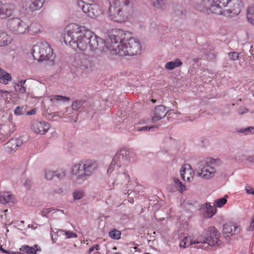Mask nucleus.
<instances>
[{"instance_id": "obj_1", "label": "nucleus", "mask_w": 254, "mask_h": 254, "mask_svg": "<svg viewBox=\"0 0 254 254\" xmlns=\"http://www.w3.org/2000/svg\"><path fill=\"white\" fill-rule=\"evenodd\" d=\"M112 48H138L140 45L138 40L131 37V33L120 29H112L109 35Z\"/></svg>"}, {"instance_id": "obj_2", "label": "nucleus", "mask_w": 254, "mask_h": 254, "mask_svg": "<svg viewBox=\"0 0 254 254\" xmlns=\"http://www.w3.org/2000/svg\"><path fill=\"white\" fill-rule=\"evenodd\" d=\"M72 42L69 46L71 48H97L99 46V42L103 43V40L91 31L87 29Z\"/></svg>"}, {"instance_id": "obj_3", "label": "nucleus", "mask_w": 254, "mask_h": 254, "mask_svg": "<svg viewBox=\"0 0 254 254\" xmlns=\"http://www.w3.org/2000/svg\"><path fill=\"white\" fill-rule=\"evenodd\" d=\"M110 6L108 10V16L114 22H122L125 20L126 16L123 7L128 4L129 0H109Z\"/></svg>"}, {"instance_id": "obj_4", "label": "nucleus", "mask_w": 254, "mask_h": 254, "mask_svg": "<svg viewBox=\"0 0 254 254\" xmlns=\"http://www.w3.org/2000/svg\"><path fill=\"white\" fill-rule=\"evenodd\" d=\"M205 235L206 237H199L200 241H196L197 243H201V245H208L209 246H219L221 244L220 240L221 235L217 230L214 227H210L206 230Z\"/></svg>"}, {"instance_id": "obj_5", "label": "nucleus", "mask_w": 254, "mask_h": 254, "mask_svg": "<svg viewBox=\"0 0 254 254\" xmlns=\"http://www.w3.org/2000/svg\"><path fill=\"white\" fill-rule=\"evenodd\" d=\"M87 29L85 27L75 23H70L66 26V34L64 37V42L66 46H69L70 43L77 38L81 33H84Z\"/></svg>"}, {"instance_id": "obj_6", "label": "nucleus", "mask_w": 254, "mask_h": 254, "mask_svg": "<svg viewBox=\"0 0 254 254\" xmlns=\"http://www.w3.org/2000/svg\"><path fill=\"white\" fill-rule=\"evenodd\" d=\"M220 163V161L218 159H208L204 166L198 172V176L205 179L213 178L216 173V169L213 165H218Z\"/></svg>"}, {"instance_id": "obj_7", "label": "nucleus", "mask_w": 254, "mask_h": 254, "mask_svg": "<svg viewBox=\"0 0 254 254\" xmlns=\"http://www.w3.org/2000/svg\"><path fill=\"white\" fill-rule=\"evenodd\" d=\"M6 25L8 30L15 35L23 34L29 30L28 25L19 18L9 19Z\"/></svg>"}, {"instance_id": "obj_8", "label": "nucleus", "mask_w": 254, "mask_h": 254, "mask_svg": "<svg viewBox=\"0 0 254 254\" xmlns=\"http://www.w3.org/2000/svg\"><path fill=\"white\" fill-rule=\"evenodd\" d=\"M77 5L87 16L91 18H96L102 14V11L98 4L86 3L82 0H78Z\"/></svg>"}, {"instance_id": "obj_9", "label": "nucleus", "mask_w": 254, "mask_h": 254, "mask_svg": "<svg viewBox=\"0 0 254 254\" xmlns=\"http://www.w3.org/2000/svg\"><path fill=\"white\" fill-rule=\"evenodd\" d=\"M31 128L36 133L44 134L48 132L50 128V125L46 122L34 120L31 122Z\"/></svg>"}, {"instance_id": "obj_10", "label": "nucleus", "mask_w": 254, "mask_h": 254, "mask_svg": "<svg viewBox=\"0 0 254 254\" xmlns=\"http://www.w3.org/2000/svg\"><path fill=\"white\" fill-rule=\"evenodd\" d=\"M15 9V6L11 3H3L0 0V19H5L11 16Z\"/></svg>"}, {"instance_id": "obj_11", "label": "nucleus", "mask_w": 254, "mask_h": 254, "mask_svg": "<svg viewBox=\"0 0 254 254\" xmlns=\"http://www.w3.org/2000/svg\"><path fill=\"white\" fill-rule=\"evenodd\" d=\"M51 52L53 53V49H34L32 54L35 60L40 62L51 58Z\"/></svg>"}, {"instance_id": "obj_12", "label": "nucleus", "mask_w": 254, "mask_h": 254, "mask_svg": "<svg viewBox=\"0 0 254 254\" xmlns=\"http://www.w3.org/2000/svg\"><path fill=\"white\" fill-rule=\"evenodd\" d=\"M216 6L214 0H201L197 5V8L201 11L207 14L210 13H215V11L213 9H215Z\"/></svg>"}, {"instance_id": "obj_13", "label": "nucleus", "mask_w": 254, "mask_h": 254, "mask_svg": "<svg viewBox=\"0 0 254 254\" xmlns=\"http://www.w3.org/2000/svg\"><path fill=\"white\" fill-rule=\"evenodd\" d=\"M243 3L241 0H230L227 7L226 10L232 15H238L241 12Z\"/></svg>"}, {"instance_id": "obj_14", "label": "nucleus", "mask_w": 254, "mask_h": 254, "mask_svg": "<svg viewBox=\"0 0 254 254\" xmlns=\"http://www.w3.org/2000/svg\"><path fill=\"white\" fill-rule=\"evenodd\" d=\"M180 175L184 181L190 182L193 180L194 172L190 165L186 164L181 167Z\"/></svg>"}, {"instance_id": "obj_15", "label": "nucleus", "mask_w": 254, "mask_h": 254, "mask_svg": "<svg viewBox=\"0 0 254 254\" xmlns=\"http://www.w3.org/2000/svg\"><path fill=\"white\" fill-rule=\"evenodd\" d=\"M71 175L73 179H79L86 176L85 166L83 163L76 164L71 169Z\"/></svg>"}, {"instance_id": "obj_16", "label": "nucleus", "mask_w": 254, "mask_h": 254, "mask_svg": "<svg viewBox=\"0 0 254 254\" xmlns=\"http://www.w3.org/2000/svg\"><path fill=\"white\" fill-rule=\"evenodd\" d=\"M110 53L112 55H118L119 56H133L140 53L139 49L135 50V52L132 51L135 49H109Z\"/></svg>"}, {"instance_id": "obj_17", "label": "nucleus", "mask_w": 254, "mask_h": 254, "mask_svg": "<svg viewBox=\"0 0 254 254\" xmlns=\"http://www.w3.org/2000/svg\"><path fill=\"white\" fill-rule=\"evenodd\" d=\"M198 241H200L199 237L193 241L190 237H185L180 243V246L181 248H186L192 246L194 248L203 249V246L201 245V243L196 242Z\"/></svg>"}, {"instance_id": "obj_18", "label": "nucleus", "mask_w": 254, "mask_h": 254, "mask_svg": "<svg viewBox=\"0 0 254 254\" xmlns=\"http://www.w3.org/2000/svg\"><path fill=\"white\" fill-rule=\"evenodd\" d=\"M239 232V228L233 223L224 224L223 233L225 237H230Z\"/></svg>"}, {"instance_id": "obj_19", "label": "nucleus", "mask_w": 254, "mask_h": 254, "mask_svg": "<svg viewBox=\"0 0 254 254\" xmlns=\"http://www.w3.org/2000/svg\"><path fill=\"white\" fill-rule=\"evenodd\" d=\"M22 144V141L19 138L11 139L4 145L6 151L10 152L16 150Z\"/></svg>"}, {"instance_id": "obj_20", "label": "nucleus", "mask_w": 254, "mask_h": 254, "mask_svg": "<svg viewBox=\"0 0 254 254\" xmlns=\"http://www.w3.org/2000/svg\"><path fill=\"white\" fill-rule=\"evenodd\" d=\"M166 115V109L162 105L158 106L154 109V116L152 120L154 122H157L164 118Z\"/></svg>"}, {"instance_id": "obj_21", "label": "nucleus", "mask_w": 254, "mask_h": 254, "mask_svg": "<svg viewBox=\"0 0 254 254\" xmlns=\"http://www.w3.org/2000/svg\"><path fill=\"white\" fill-rule=\"evenodd\" d=\"M215 4V14H221L224 8L227 7L228 2L230 0H214Z\"/></svg>"}, {"instance_id": "obj_22", "label": "nucleus", "mask_w": 254, "mask_h": 254, "mask_svg": "<svg viewBox=\"0 0 254 254\" xmlns=\"http://www.w3.org/2000/svg\"><path fill=\"white\" fill-rule=\"evenodd\" d=\"M13 41L12 37L5 31H0V46L4 47L9 45Z\"/></svg>"}, {"instance_id": "obj_23", "label": "nucleus", "mask_w": 254, "mask_h": 254, "mask_svg": "<svg viewBox=\"0 0 254 254\" xmlns=\"http://www.w3.org/2000/svg\"><path fill=\"white\" fill-rule=\"evenodd\" d=\"M21 251L27 254H37V252L41 251V248L37 245H34L32 247L28 245H23L20 248Z\"/></svg>"}, {"instance_id": "obj_24", "label": "nucleus", "mask_w": 254, "mask_h": 254, "mask_svg": "<svg viewBox=\"0 0 254 254\" xmlns=\"http://www.w3.org/2000/svg\"><path fill=\"white\" fill-rule=\"evenodd\" d=\"M15 198L13 195L8 192H0V202L6 204L9 202L14 203Z\"/></svg>"}, {"instance_id": "obj_25", "label": "nucleus", "mask_w": 254, "mask_h": 254, "mask_svg": "<svg viewBox=\"0 0 254 254\" xmlns=\"http://www.w3.org/2000/svg\"><path fill=\"white\" fill-rule=\"evenodd\" d=\"M44 0H29L27 6L32 11L39 9L43 6Z\"/></svg>"}, {"instance_id": "obj_26", "label": "nucleus", "mask_w": 254, "mask_h": 254, "mask_svg": "<svg viewBox=\"0 0 254 254\" xmlns=\"http://www.w3.org/2000/svg\"><path fill=\"white\" fill-rule=\"evenodd\" d=\"M12 77L11 75L3 69L0 68V83L6 85L11 81Z\"/></svg>"}, {"instance_id": "obj_27", "label": "nucleus", "mask_w": 254, "mask_h": 254, "mask_svg": "<svg viewBox=\"0 0 254 254\" xmlns=\"http://www.w3.org/2000/svg\"><path fill=\"white\" fill-rule=\"evenodd\" d=\"M83 164L85 166L86 176L90 175L97 167V165L95 162L87 161L86 163H83Z\"/></svg>"}, {"instance_id": "obj_28", "label": "nucleus", "mask_w": 254, "mask_h": 254, "mask_svg": "<svg viewBox=\"0 0 254 254\" xmlns=\"http://www.w3.org/2000/svg\"><path fill=\"white\" fill-rule=\"evenodd\" d=\"M204 216L207 218L212 217L216 211V209L215 206H211L210 204L206 203L204 207Z\"/></svg>"}, {"instance_id": "obj_29", "label": "nucleus", "mask_w": 254, "mask_h": 254, "mask_svg": "<svg viewBox=\"0 0 254 254\" xmlns=\"http://www.w3.org/2000/svg\"><path fill=\"white\" fill-rule=\"evenodd\" d=\"M182 65V62L178 59H175L174 61L168 62L166 64L165 67L167 70H173L175 68L179 67Z\"/></svg>"}, {"instance_id": "obj_30", "label": "nucleus", "mask_w": 254, "mask_h": 254, "mask_svg": "<svg viewBox=\"0 0 254 254\" xmlns=\"http://www.w3.org/2000/svg\"><path fill=\"white\" fill-rule=\"evenodd\" d=\"M69 98L61 95H53L50 97V101L54 104H58L60 102H67Z\"/></svg>"}, {"instance_id": "obj_31", "label": "nucleus", "mask_w": 254, "mask_h": 254, "mask_svg": "<svg viewBox=\"0 0 254 254\" xmlns=\"http://www.w3.org/2000/svg\"><path fill=\"white\" fill-rule=\"evenodd\" d=\"M3 130L6 136H9L16 130V126L13 123L10 122L3 127Z\"/></svg>"}, {"instance_id": "obj_32", "label": "nucleus", "mask_w": 254, "mask_h": 254, "mask_svg": "<svg viewBox=\"0 0 254 254\" xmlns=\"http://www.w3.org/2000/svg\"><path fill=\"white\" fill-rule=\"evenodd\" d=\"M60 235L65 236V239L76 238L77 237V235L71 231H65L64 230H59L57 232Z\"/></svg>"}, {"instance_id": "obj_33", "label": "nucleus", "mask_w": 254, "mask_h": 254, "mask_svg": "<svg viewBox=\"0 0 254 254\" xmlns=\"http://www.w3.org/2000/svg\"><path fill=\"white\" fill-rule=\"evenodd\" d=\"M174 10L175 15L179 17H183L186 14V10L183 9L181 5H176L174 7Z\"/></svg>"}, {"instance_id": "obj_34", "label": "nucleus", "mask_w": 254, "mask_h": 254, "mask_svg": "<svg viewBox=\"0 0 254 254\" xmlns=\"http://www.w3.org/2000/svg\"><path fill=\"white\" fill-rule=\"evenodd\" d=\"M247 19L251 22H254V5L250 6L247 9Z\"/></svg>"}, {"instance_id": "obj_35", "label": "nucleus", "mask_w": 254, "mask_h": 254, "mask_svg": "<svg viewBox=\"0 0 254 254\" xmlns=\"http://www.w3.org/2000/svg\"><path fill=\"white\" fill-rule=\"evenodd\" d=\"M153 6L158 8H163L166 5V0H151Z\"/></svg>"}, {"instance_id": "obj_36", "label": "nucleus", "mask_w": 254, "mask_h": 254, "mask_svg": "<svg viewBox=\"0 0 254 254\" xmlns=\"http://www.w3.org/2000/svg\"><path fill=\"white\" fill-rule=\"evenodd\" d=\"M109 236L113 239L119 240L121 238V232L116 229H113L109 232Z\"/></svg>"}, {"instance_id": "obj_37", "label": "nucleus", "mask_w": 254, "mask_h": 254, "mask_svg": "<svg viewBox=\"0 0 254 254\" xmlns=\"http://www.w3.org/2000/svg\"><path fill=\"white\" fill-rule=\"evenodd\" d=\"M27 106H17L14 111V114L16 116H21L25 114Z\"/></svg>"}, {"instance_id": "obj_38", "label": "nucleus", "mask_w": 254, "mask_h": 254, "mask_svg": "<svg viewBox=\"0 0 254 254\" xmlns=\"http://www.w3.org/2000/svg\"><path fill=\"white\" fill-rule=\"evenodd\" d=\"M84 102V101H83L82 100H76L74 101L71 105L72 109L73 110L77 111L81 107V106L83 104Z\"/></svg>"}, {"instance_id": "obj_39", "label": "nucleus", "mask_w": 254, "mask_h": 254, "mask_svg": "<svg viewBox=\"0 0 254 254\" xmlns=\"http://www.w3.org/2000/svg\"><path fill=\"white\" fill-rule=\"evenodd\" d=\"M174 183L177 187L178 190L181 193L186 190V187L183 185L178 179H174Z\"/></svg>"}, {"instance_id": "obj_40", "label": "nucleus", "mask_w": 254, "mask_h": 254, "mask_svg": "<svg viewBox=\"0 0 254 254\" xmlns=\"http://www.w3.org/2000/svg\"><path fill=\"white\" fill-rule=\"evenodd\" d=\"M227 202V199L225 197L221 198L216 200L214 203L215 207H221Z\"/></svg>"}, {"instance_id": "obj_41", "label": "nucleus", "mask_w": 254, "mask_h": 254, "mask_svg": "<svg viewBox=\"0 0 254 254\" xmlns=\"http://www.w3.org/2000/svg\"><path fill=\"white\" fill-rule=\"evenodd\" d=\"M55 176L59 179H62L66 175V172L63 169H58L55 172Z\"/></svg>"}, {"instance_id": "obj_42", "label": "nucleus", "mask_w": 254, "mask_h": 254, "mask_svg": "<svg viewBox=\"0 0 254 254\" xmlns=\"http://www.w3.org/2000/svg\"><path fill=\"white\" fill-rule=\"evenodd\" d=\"M35 47H38V48H49L50 45L46 41H41L38 43L37 45H34L33 48H35Z\"/></svg>"}, {"instance_id": "obj_43", "label": "nucleus", "mask_w": 254, "mask_h": 254, "mask_svg": "<svg viewBox=\"0 0 254 254\" xmlns=\"http://www.w3.org/2000/svg\"><path fill=\"white\" fill-rule=\"evenodd\" d=\"M240 132L245 133V134H248L250 133H254V127H250L244 129H241L240 131Z\"/></svg>"}, {"instance_id": "obj_44", "label": "nucleus", "mask_w": 254, "mask_h": 254, "mask_svg": "<svg viewBox=\"0 0 254 254\" xmlns=\"http://www.w3.org/2000/svg\"><path fill=\"white\" fill-rule=\"evenodd\" d=\"M55 176V172L47 170L45 172V177L47 180H51Z\"/></svg>"}, {"instance_id": "obj_45", "label": "nucleus", "mask_w": 254, "mask_h": 254, "mask_svg": "<svg viewBox=\"0 0 254 254\" xmlns=\"http://www.w3.org/2000/svg\"><path fill=\"white\" fill-rule=\"evenodd\" d=\"M83 193L80 190H75L73 193V196L75 199H79L83 197Z\"/></svg>"}, {"instance_id": "obj_46", "label": "nucleus", "mask_w": 254, "mask_h": 254, "mask_svg": "<svg viewBox=\"0 0 254 254\" xmlns=\"http://www.w3.org/2000/svg\"><path fill=\"white\" fill-rule=\"evenodd\" d=\"M229 57L231 60H237L239 57V54L238 52H232L229 53Z\"/></svg>"}, {"instance_id": "obj_47", "label": "nucleus", "mask_w": 254, "mask_h": 254, "mask_svg": "<svg viewBox=\"0 0 254 254\" xmlns=\"http://www.w3.org/2000/svg\"><path fill=\"white\" fill-rule=\"evenodd\" d=\"M116 156H115V157L114 158L113 161L111 163V165L108 169L107 173H108V174L111 173L112 172L113 170H114V167L116 165V162L115 161L116 159Z\"/></svg>"}, {"instance_id": "obj_48", "label": "nucleus", "mask_w": 254, "mask_h": 254, "mask_svg": "<svg viewBox=\"0 0 254 254\" xmlns=\"http://www.w3.org/2000/svg\"><path fill=\"white\" fill-rule=\"evenodd\" d=\"M25 80L23 81V80H21V81H19L18 83H17L15 86H14V88H15V90H18V88L20 87H22V86H23L25 83Z\"/></svg>"}, {"instance_id": "obj_49", "label": "nucleus", "mask_w": 254, "mask_h": 254, "mask_svg": "<svg viewBox=\"0 0 254 254\" xmlns=\"http://www.w3.org/2000/svg\"><path fill=\"white\" fill-rule=\"evenodd\" d=\"M99 249V246L98 245H95L92 247L90 248L89 249V253L90 254L92 253L94 250L98 251Z\"/></svg>"}, {"instance_id": "obj_50", "label": "nucleus", "mask_w": 254, "mask_h": 254, "mask_svg": "<svg viewBox=\"0 0 254 254\" xmlns=\"http://www.w3.org/2000/svg\"><path fill=\"white\" fill-rule=\"evenodd\" d=\"M37 111L36 109H32L30 111L27 112L26 114L28 116H32L36 114Z\"/></svg>"}, {"instance_id": "obj_51", "label": "nucleus", "mask_w": 254, "mask_h": 254, "mask_svg": "<svg viewBox=\"0 0 254 254\" xmlns=\"http://www.w3.org/2000/svg\"><path fill=\"white\" fill-rule=\"evenodd\" d=\"M17 91H18L19 93H25L26 91V88L25 87L22 86L18 88V90H16Z\"/></svg>"}, {"instance_id": "obj_52", "label": "nucleus", "mask_w": 254, "mask_h": 254, "mask_svg": "<svg viewBox=\"0 0 254 254\" xmlns=\"http://www.w3.org/2000/svg\"><path fill=\"white\" fill-rule=\"evenodd\" d=\"M52 208H45V209H43V210L42 211V215L45 216L47 214L50 213L52 211Z\"/></svg>"}, {"instance_id": "obj_53", "label": "nucleus", "mask_w": 254, "mask_h": 254, "mask_svg": "<svg viewBox=\"0 0 254 254\" xmlns=\"http://www.w3.org/2000/svg\"><path fill=\"white\" fill-rule=\"evenodd\" d=\"M254 228V215L252 217V220L251 222V224H250V226L249 228V230L252 231V230H253Z\"/></svg>"}, {"instance_id": "obj_54", "label": "nucleus", "mask_w": 254, "mask_h": 254, "mask_svg": "<svg viewBox=\"0 0 254 254\" xmlns=\"http://www.w3.org/2000/svg\"><path fill=\"white\" fill-rule=\"evenodd\" d=\"M154 127H155L154 126H151L150 127H142L140 128H138V130H139V131L149 130L151 128H153Z\"/></svg>"}, {"instance_id": "obj_55", "label": "nucleus", "mask_w": 254, "mask_h": 254, "mask_svg": "<svg viewBox=\"0 0 254 254\" xmlns=\"http://www.w3.org/2000/svg\"><path fill=\"white\" fill-rule=\"evenodd\" d=\"M246 191L248 193L254 194V188L248 187L246 188Z\"/></svg>"}, {"instance_id": "obj_56", "label": "nucleus", "mask_w": 254, "mask_h": 254, "mask_svg": "<svg viewBox=\"0 0 254 254\" xmlns=\"http://www.w3.org/2000/svg\"><path fill=\"white\" fill-rule=\"evenodd\" d=\"M238 112L240 115H243L247 112V109L245 108L240 109Z\"/></svg>"}, {"instance_id": "obj_57", "label": "nucleus", "mask_w": 254, "mask_h": 254, "mask_svg": "<svg viewBox=\"0 0 254 254\" xmlns=\"http://www.w3.org/2000/svg\"><path fill=\"white\" fill-rule=\"evenodd\" d=\"M9 93V92L8 91L0 89V96H3L4 94Z\"/></svg>"}, {"instance_id": "obj_58", "label": "nucleus", "mask_w": 254, "mask_h": 254, "mask_svg": "<svg viewBox=\"0 0 254 254\" xmlns=\"http://www.w3.org/2000/svg\"><path fill=\"white\" fill-rule=\"evenodd\" d=\"M247 159L250 162L254 163V156H249V157H248Z\"/></svg>"}, {"instance_id": "obj_59", "label": "nucleus", "mask_w": 254, "mask_h": 254, "mask_svg": "<svg viewBox=\"0 0 254 254\" xmlns=\"http://www.w3.org/2000/svg\"><path fill=\"white\" fill-rule=\"evenodd\" d=\"M4 135L2 133H0V141L3 142L5 140Z\"/></svg>"}, {"instance_id": "obj_60", "label": "nucleus", "mask_w": 254, "mask_h": 254, "mask_svg": "<svg viewBox=\"0 0 254 254\" xmlns=\"http://www.w3.org/2000/svg\"><path fill=\"white\" fill-rule=\"evenodd\" d=\"M13 254H24V252L21 251V250L20 249L19 252H13Z\"/></svg>"}, {"instance_id": "obj_61", "label": "nucleus", "mask_w": 254, "mask_h": 254, "mask_svg": "<svg viewBox=\"0 0 254 254\" xmlns=\"http://www.w3.org/2000/svg\"><path fill=\"white\" fill-rule=\"evenodd\" d=\"M0 250L3 253H7V251L2 248V246H1L0 245Z\"/></svg>"}, {"instance_id": "obj_62", "label": "nucleus", "mask_w": 254, "mask_h": 254, "mask_svg": "<svg viewBox=\"0 0 254 254\" xmlns=\"http://www.w3.org/2000/svg\"><path fill=\"white\" fill-rule=\"evenodd\" d=\"M63 191L61 189H59L57 191H56V193H60L61 192H62Z\"/></svg>"}, {"instance_id": "obj_63", "label": "nucleus", "mask_w": 254, "mask_h": 254, "mask_svg": "<svg viewBox=\"0 0 254 254\" xmlns=\"http://www.w3.org/2000/svg\"><path fill=\"white\" fill-rule=\"evenodd\" d=\"M30 181H27L25 184V185H27V184L28 185V184H30Z\"/></svg>"}, {"instance_id": "obj_64", "label": "nucleus", "mask_w": 254, "mask_h": 254, "mask_svg": "<svg viewBox=\"0 0 254 254\" xmlns=\"http://www.w3.org/2000/svg\"><path fill=\"white\" fill-rule=\"evenodd\" d=\"M151 101L153 102V103H155L156 102V100H154V99H152Z\"/></svg>"}]
</instances>
